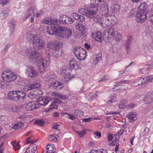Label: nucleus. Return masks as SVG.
I'll return each instance as SVG.
<instances>
[{
    "label": "nucleus",
    "instance_id": "nucleus-1",
    "mask_svg": "<svg viewBox=\"0 0 153 153\" xmlns=\"http://www.w3.org/2000/svg\"><path fill=\"white\" fill-rule=\"evenodd\" d=\"M39 56V53L38 51H32L29 55V60L30 62L33 63L38 62L39 70L41 73H44L46 68L49 65V59L48 58L42 59L38 62Z\"/></svg>",
    "mask_w": 153,
    "mask_h": 153
},
{
    "label": "nucleus",
    "instance_id": "nucleus-2",
    "mask_svg": "<svg viewBox=\"0 0 153 153\" xmlns=\"http://www.w3.org/2000/svg\"><path fill=\"white\" fill-rule=\"evenodd\" d=\"M148 13V6L146 3L140 4L138 9L136 20L139 22H143L147 17L146 14Z\"/></svg>",
    "mask_w": 153,
    "mask_h": 153
},
{
    "label": "nucleus",
    "instance_id": "nucleus-3",
    "mask_svg": "<svg viewBox=\"0 0 153 153\" xmlns=\"http://www.w3.org/2000/svg\"><path fill=\"white\" fill-rule=\"evenodd\" d=\"M60 47V43L56 42H50L48 43L47 47L45 48V53L47 55L51 56L55 49H58Z\"/></svg>",
    "mask_w": 153,
    "mask_h": 153
},
{
    "label": "nucleus",
    "instance_id": "nucleus-4",
    "mask_svg": "<svg viewBox=\"0 0 153 153\" xmlns=\"http://www.w3.org/2000/svg\"><path fill=\"white\" fill-rule=\"evenodd\" d=\"M74 52L75 56L79 60H84L86 59V52L82 47H76L74 49Z\"/></svg>",
    "mask_w": 153,
    "mask_h": 153
},
{
    "label": "nucleus",
    "instance_id": "nucleus-5",
    "mask_svg": "<svg viewBox=\"0 0 153 153\" xmlns=\"http://www.w3.org/2000/svg\"><path fill=\"white\" fill-rule=\"evenodd\" d=\"M17 76L14 73L10 71H4L2 74V77L4 81L11 82L16 79Z\"/></svg>",
    "mask_w": 153,
    "mask_h": 153
},
{
    "label": "nucleus",
    "instance_id": "nucleus-6",
    "mask_svg": "<svg viewBox=\"0 0 153 153\" xmlns=\"http://www.w3.org/2000/svg\"><path fill=\"white\" fill-rule=\"evenodd\" d=\"M58 36L65 38L66 39L69 38L72 34V31L69 28L59 27Z\"/></svg>",
    "mask_w": 153,
    "mask_h": 153
},
{
    "label": "nucleus",
    "instance_id": "nucleus-7",
    "mask_svg": "<svg viewBox=\"0 0 153 153\" xmlns=\"http://www.w3.org/2000/svg\"><path fill=\"white\" fill-rule=\"evenodd\" d=\"M33 47L36 50H41L45 48V42L42 39L36 37L33 42Z\"/></svg>",
    "mask_w": 153,
    "mask_h": 153
},
{
    "label": "nucleus",
    "instance_id": "nucleus-8",
    "mask_svg": "<svg viewBox=\"0 0 153 153\" xmlns=\"http://www.w3.org/2000/svg\"><path fill=\"white\" fill-rule=\"evenodd\" d=\"M25 73L28 77L35 78L38 74L37 71L32 66H28L25 69Z\"/></svg>",
    "mask_w": 153,
    "mask_h": 153
},
{
    "label": "nucleus",
    "instance_id": "nucleus-9",
    "mask_svg": "<svg viewBox=\"0 0 153 153\" xmlns=\"http://www.w3.org/2000/svg\"><path fill=\"white\" fill-rule=\"evenodd\" d=\"M55 26H48L47 27L46 30L48 33L50 35H55L58 36L59 27Z\"/></svg>",
    "mask_w": 153,
    "mask_h": 153
},
{
    "label": "nucleus",
    "instance_id": "nucleus-10",
    "mask_svg": "<svg viewBox=\"0 0 153 153\" xmlns=\"http://www.w3.org/2000/svg\"><path fill=\"white\" fill-rule=\"evenodd\" d=\"M36 9H34L33 8H30L27 9L26 11L24 17L25 19L31 18L30 20V22H33L34 21V16H35V14L34 12Z\"/></svg>",
    "mask_w": 153,
    "mask_h": 153
},
{
    "label": "nucleus",
    "instance_id": "nucleus-11",
    "mask_svg": "<svg viewBox=\"0 0 153 153\" xmlns=\"http://www.w3.org/2000/svg\"><path fill=\"white\" fill-rule=\"evenodd\" d=\"M42 94L43 91H42L37 89L30 92L27 96L30 99H35L40 97V96Z\"/></svg>",
    "mask_w": 153,
    "mask_h": 153
},
{
    "label": "nucleus",
    "instance_id": "nucleus-12",
    "mask_svg": "<svg viewBox=\"0 0 153 153\" xmlns=\"http://www.w3.org/2000/svg\"><path fill=\"white\" fill-rule=\"evenodd\" d=\"M49 88L53 89H59L63 88V85L62 83L60 82L53 81L49 84Z\"/></svg>",
    "mask_w": 153,
    "mask_h": 153
},
{
    "label": "nucleus",
    "instance_id": "nucleus-13",
    "mask_svg": "<svg viewBox=\"0 0 153 153\" xmlns=\"http://www.w3.org/2000/svg\"><path fill=\"white\" fill-rule=\"evenodd\" d=\"M60 17L61 23H62L63 24L68 25L72 24L74 21L71 17L65 15H62L60 16Z\"/></svg>",
    "mask_w": 153,
    "mask_h": 153
},
{
    "label": "nucleus",
    "instance_id": "nucleus-14",
    "mask_svg": "<svg viewBox=\"0 0 153 153\" xmlns=\"http://www.w3.org/2000/svg\"><path fill=\"white\" fill-rule=\"evenodd\" d=\"M143 101L144 103L149 105L153 102V94L152 91H150L145 96Z\"/></svg>",
    "mask_w": 153,
    "mask_h": 153
},
{
    "label": "nucleus",
    "instance_id": "nucleus-15",
    "mask_svg": "<svg viewBox=\"0 0 153 153\" xmlns=\"http://www.w3.org/2000/svg\"><path fill=\"white\" fill-rule=\"evenodd\" d=\"M105 19V25L107 26H109L115 23L116 18L114 16H109L106 17Z\"/></svg>",
    "mask_w": 153,
    "mask_h": 153
},
{
    "label": "nucleus",
    "instance_id": "nucleus-16",
    "mask_svg": "<svg viewBox=\"0 0 153 153\" xmlns=\"http://www.w3.org/2000/svg\"><path fill=\"white\" fill-rule=\"evenodd\" d=\"M53 98H51L49 97H40L38 100V103L41 105H46Z\"/></svg>",
    "mask_w": 153,
    "mask_h": 153
},
{
    "label": "nucleus",
    "instance_id": "nucleus-17",
    "mask_svg": "<svg viewBox=\"0 0 153 153\" xmlns=\"http://www.w3.org/2000/svg\"><path fill=\"white\" fill-rule=\"evenodd\" d=\"M69 65L71 68H75V69L77 70L79 69L80 66L78 62L74 59H71L69 61Z\"/></svg>",
    "mask_w": 153,
    "mask_h": 153
},
{
    "label": "nucleus",
    "instance_id": "nucleus-18",
    "mask_svg": "<svg viewBox=\"0 0 153 153\" xmlns=\"http://www.w3.org/2000/svg\"><path fill=\"white\" fill-rule=\"evenodd\" d=\"M16 101L22 100L25 96V93L22 91H17Z\"/></svg>",
    "mask_w": 153,
    "mask_h": 153
},
{
    "label": "nucleus",
    "instance_id": "nucleus-19",
    "mask_svg": "<svg viewBox=\"0 0 153 153\" xmlns=\"http://www.w3.org/2000/svg\"><path fill=\"white\" fill-rule=\"evenodd\" d=\"M105 31L109 39L114 37L116 32V30L114 29L110 28H108Z\"/></svg>",
    "mask_w": 153,
    "mask_h": 153
},
{
    "label": "nucleus",
    "instance_id": "nucleus-20",
    "mask_svg": "<svg viewBox=\"0 0 153 153\" xmlns=\"http://www.w3.org/2000/svg\"><path fill=\"white\" fill-rule=\"evenodd\" d=\"M92 37L98 42L100 41L102 39L101 33L100 31H97L92 33Z\"/></svg>",
    "mask_w": 153,
    "mask_h": 153
},
{
    "label": "nucleus",
    "instance_id": "nucleus-21",
    "mask_svg": "<svg viewBox=\"0 0 153 153\" xmlns=\"http://www.w3.org/2000/svg\"><path fill=\"white\" fill-rule=\"evenodd\" d=\"M39 107H37L35 105L34 103L33 102H30L28 103L25 108V109L26 110L30 111L33 109L37 108Z\"/></svg>",
    "mask_w": 153,
    "mask_h": 153
},
{
    "label": "nucleus",
    "instance_id": "nucleus-22",
    "mask_svg": "<svg viewBox=\"0 0 153 153\" xmlns=\"http://www.w3.org/2000/svg\"><path fill=\"white\" fill-rule=\"evenodd\" d=\"M96 15V12L95 10H91L88 8L86 16L88 17L94 18Z\"/></svg>",
    "mask_w": 153,
    "mask_h": 153
},
{
    "label": "nucleus",
    "instance_id": "nucleus-23",
    "mask_svg": "<svg viewBox=\"0 0 153 153\" xmlns=\"http://www.w3.org/2000/svg\"><path fill=\"white\" fill-rule=\"evenodd\" d=\"M17 91H11L8 93V98L12 100L16 101V97Z\"/></svg>",
    "mask_w": 153,
    "mask_h": 153
},
{
    "label": "nucleus",
    "instance_id": "nucleus-24",
    "mask_svg": "<svg viewBox=\"0 0 153 153\" xmlns=\"http://www.w3.org/2000/svg\"><path fill=\"white\" fill-rule=\"evenodd\" d=\"M153 79V75H151L150 76H146L144 77L143 79H140V81H141V83L142 84H144L146 82H152V80Z\"/></svg>",
    "mask_w": 153,
    "mask_h": 153
},
{
    "label": "nucleus",
    "instance_id": "nucleus-25",
    "mask_svg": "<svg viewBox=\"0 0 153 153\" xmlns=\"http://www.w3.org/2000/svg\"><path fill=\"white\" fill-rule=\"evenodd\" d=\"M8 14L7 10L6 8H3L0 13V18L1 19H4Z\"/></svg>",
    "mask_w": 153,
    "mask_h": 153
},
{
    "label": "nucleus",
    "instance_id": "nucleus-26",
    "mask_svg": "<svg viewBox=\"0 0 153 153\" xmlns=\"http://www.w3.org/2000/svg\"><path fill=\"white\" fill-rule=\"evenodd\" d=\"M73 16L74 19L80 22H83L85 20V18L83 16L79 15L77 13H74Z\"/></svg>",
    "mask_w": 153,
    "mask_h": 153
},
{
    "label": "nucleus",
    "instance_id": "nucleus-27",
    "mask_svg": "<svg viewBox=\"0 0 153 153\" xmlns=\"http://www.w3.org/2000/svg\"><path fill=\"white\" fill-rule=\"evenodd\" d=\"M127 117L129 119V122H132L136 120L137 119L136 115L133 113H130L128 114H127Z\"/></svg>",
    "mask_w": 153,
    "mask_h": 153
},
{
    "label": "nucleus",
    "instance_id": "nucleus-28",
    "mask_svg": "<svg viewBox=\"0 0 153 153\" xmlns=\"http://www.w3.org/2000/svg\"><path fill=\"white\" fill-rule=\"evenodd\" d=\"M56 76L53 74H51L48 75L46 77L45 79L49 84L50 83V82L53 81L56 79Z\"/></svg>",
    "mask_w": 153,
    "mask_h": 153
},
{
    "label": "nucleus",
    "instance_id": "nucleus-29",
    "mask_svg": "<svg viewBox=\"0 0 153 153\" xmlns=\"http://www.w3.org/2000/svg\"><path fill=\"white\" fill-rule=\"evenodd\" d=\"M53 98V99H52L51 100H53L54 101V102L51 105L49 108L46 111L47 112L50 111L53 109L56 108H57V105L56 104V103L55 102L56 99L55 98Z\"/></svg>",
    "mask_w": 153,
    "mask_h": 153
},
{
    "label": "nucleus",
    "instance_id": "nucleus-30",
    "mask_svg": "<svg viewBox=\"0 0 153 153\" xmlns=\"http://www.w3.org/2000/svg\"><path fill=\"white\" fill-rule=\"evenodd\" d=\"M46 148L47 149L46 151L55 152L54 150H55V147L53 144H48L46 146Z\"/></svg>",
    "mask_w": 153,
    "mask_h": 153
},
{
    "label": "nucleus",
    "instance_id": "nucleus-31",
    "mask_svg": "<svg viewBox=\"0 0 153 153\" xmlns=\"http://www.w3.org/2000/svg\"><path fill=\"white\" fill-rule=\"evenodd\" d=\"M77 29H78L82 33H84L85 32V27L82 24L79 23L76 26Z\"/></svg>",
    "mask_w": 153,
    "mask_h": 153
},
{
    "label": "nucleus",
    "instance_id": "nucleus-32",
    "mask_svg": "<svg viewBox=\"0 0 153 153\" xmlns=\"http://www.w3.org/2000/svg\"><path fill=\"white\" fill-rule=\"evenodd\" d=\"M22 107L21 105H15L12 106L10 107V109L13 111L18 112L20 110Z\"/></svg>",
    "mask_w": 153,
    "mask_h": 153
},
{
    "label": "nucleus",
    "instance_id": "nucleus-33",
    "mask_svg": "<svg viewBox=\"0 0 153 153\" xmlns=\"http://www.w3.org/2000/svg\"><path fill=\"white\" fill-rule=\"evenodd\" d=\"M59 47L57 49H55L52 55L56 57H58L61 56L62 54V52L59 50Z\"/></svg>",
    "mask_w": 153,
    "mask_h": 153
},
{
    "label": "nucleus",
    "instance_id": "nucleus-34",
    "mask_svg": "<svg viewBox=\"0 0 153 153\" xmlns=\"http://www.w3.org/2000/svg\"><path fill=\"white\" fill-rule=\"evenodd\" d=\"M36 37L37 36L33 34H28L27 36V40L29 42H33Z\"/></svg>",
    "mask_w": 153,
    "mask_h": 153
},
{
    "label": "nucleus",
    "instance_id": "nucleus-35",
    "mask_svg": "<svg viewBox=\"0 0 153 153\" xmlns=\"http://www.w3.org/2000/svg\"><path fill=\"white\" fill-rule=\"evenodd\" d=\"M51 25H59L61 24L60 19L58 20L56 18H51Z\"/></svg>",
    "mask_w": 153,
    "mask_h": 153
},
{
    "label": "nucleus",
    "instance_id": "nucleus-36",
    "mask_svg": "<svg viewBox=\"0 0 153 153\" xmlns=\"http://www.w3.org/2000/svg\"><path fill=\"white\" fill-rule=\"evenodd\" d=\"M74 114L76 116H81L83 115L84 112L81 109H76L74 110Z\"/></svg>",
    "mask_w": 153,
    "mask_h": 153
},
{
    "label": "nucleus",
    "instance_id": "nucleus-37",
    "mask_svg": "<svg viewBox=\"0 0 153 153\" xmlns=\"http://www.w3.org/2000/svg\"><path fill=\"white\" fill-rule=\"evenodd\" d=\"M127 101L126 100H122L119 104V107L120 108H123L127 105Z\"/></svg>",
    "mask_w": 153,
    "mask_h": 153
},
{
    "label": "nucleus",
    "instance_id": "nucleus-38",
    "mask_svg": "<svg viewBox=\"0 0 153 153\" xmlns=\"http://www.w3.org/2000/svg\"><path fill=\"white\" fill-rule=\"evenodd\" d=\"M11 144L16 151L18 150L20 147V146L18 142L16 141H15L11 143Z\"/></svg>",
    "mask_w": 153,
    "mask_h": 153
},
{
    "label": "nucleus",
    "instance_id": "nucleus-39",
    "mask_svg": "<svg viewBox=\"0 0 153 153\" xmlns=\"http://www.w3.org/2000/svg\"><path fill=\"white\" fill-rule=\"evenodd\" d=\"M94 18V22L96 23H98L100 24H101L103 20V19L102 17L99 16H97L96 18L95 17Z\"/></svg>",
    "mask_w": 153,
    "mask_h": 153
},
{
    "label": "nucleus",
    "instance_id": "nucleus-40",
    "mask_svg": "<svg viewBox=\"0 0 153 153\" xmlns=\"http://www.w3.org/2000/svg\"><path fill=\"white\" fill-rule=\"evenodd\" d=\"M149 69V67L147 65H146L144 67L140 70V72L142 74H146L148 73V70Z\"/></svg>",
    "mask_w": 153,
    "mask_h": 153
},
{
    "label": "nucleus",
    "instance_id": "nucleus-41",
    "mask_svg": "<svg viewBox=\"0 0 153 153\" xmlns=\"http://www.w3.org/2000/svg\"><path fill=\"white\" fill-rule=\"evenodd\" d=\"M44 121L43 120L39 119L36 120L34 122V124L41 126L44 125Z\"/></svg>",
    "mask_w": 153,
    "mask_h": 153
},
{
    "label": "nucleus",
    "instance_id": "nucleus-42",
    "mask_svg": "<svg viewBox=\"0 0 153 153\" xmlns=\"http://www.w3.org/2000/svg\"><path fill=\"white\" fill-rule=\"evenodd\" d=\"M66 70L65 75L66 76H71V73L72 69L69 68V67H66Z\"/></svg>",
    "mask_w": 153,
    "mask_h": 153
},
{
    "label": "nucleus",
    "instance_id": "nucleus-43",
    "mask_svg": "<svg viewBox=\"0 0 153 153\" xmlns=\"http://www.w3.org/2000/svg\"><path fill=\"white\" fill-rule=\"evenodd\" d=\"M31 85L32 87V89L39 88H40L41 86L40 84L38 82H36L34 83L31 84Z\"/></svg>",
    "mask_w": 153,
    "mask_h": 153
},
{
    "label": "nucleus",
    "instance_id": "nucleus-44",
    "mask_svg": "<svg viewBox=\"0 0 153 153\" xmlns=\"http://www.w3.org/2000/svg\"><path fill=\"white\" fill-rule=\"evenodd\" d=\"M88 9L86 7L82 8L79 10V12L80 14L86 16Z\"/></svg>",
    "mask_w": 153,
    "mask_h": 153
},
{
    "label": "nucleus",
    "instance_id": "nucleus-45",
    "mask_svg": "<svg viewBox=\"0 0 153 153\" xmlns=\"http://www.w3.org/2000/svg\"><path fill=\"white\" fill-rule=\"evenodd\" d=\"M112 6L113 7L112 10L114 12H116L119 10L120 7L119 5L114 4Z\"/></svg>",
    "mask_w": 153,
    "mask_h": 153
},
{
    "label": "nucleus",
    "instance_id": "nucleus-46",
    "mask_svg": "<svg viewBox=\"0 0 153 153\" xmlns=\"http://www.w3.org/2000/svg\"><path fill=\"white\" fill-rule=\"evenodd\" d=\"M51 18L47 17L42 20V21L44 24L51 25Z\"/></svg>",
    "mask_w": 153,
    "mask_h": 153
},
{
    "label": "nucleus",
    "instance_id": "nucleus-47",
    "mask_svg": "<svg viewBox=\"0 0 153 153\" xmlns=\"http://www.w3.org/2000/svg\"><path fill=\"white\" fill-rule=\"evenodd\" d=\"M10 29H14V27L15 25L16 22L14 19H12V21L9 23Z\"/></svg>",
    "mask_w": 153,
    "mask_h": 153
},
{
    "label": "nucleus",
    "instance_id": "nucleus-48",
    "mask_svg": "<svg viewBox=\"0 0 153 153\" xmlns=\"http://www.w3.org/2000/svg\"><path fill=\"white\" fill-rule=\"evenodd\" d=\"M73 77H71L70 76L67 77L64 76L63 78H62V79L61 81L62 82H65L66 83H67L68 81H69L70 79L73 78Z\"/></svg>",
    "mask_w": 153,
    "mask_h": 153
},
{
    "label": "nucleus",
    "instance_id": "nucleus-49",
    "mask_svg": "<svg viewBox=\"0 0 153 153\" xmlns=\"http://www.w3.org/2000/svg\"><path fill=\"white\" fill-rule=\"evenodd\" d=\"M132 38L131 36L128 37L127 42L126 43V47L127 49L129 48L130 45L131 43Z\"/></svg>",
    "mask_w": 153,
    "mask_h": 153
},
{
    "label": "nucleus",
    "instance_id": "nucleus-50",
    "mask_svg": "<svg viewBox=\"0 0 153 153\" xmlns=\"http://www.w3.org/2000/svg\"><path fill=\"white\" fill-rule=\"evenodd\" d=\"M23 89L25 91H27L32 89L31 84H28L25 85L24 88Z\"/></svg>",
    "mask_w": 153,
    "mask_h": 153
},
{
    "label": "nucleus",
    "instance_id": "nucleus-51",
    "mask_svg": "<svg viewBox=\"0 0 153 153\" xmlns=\"http://www.w3.org/2000/svg\"><path fill=\"white\" fill-rule=\"evenodd\" d=\"M35 151L32 147H28L25 153H35Z\"/></svg>",
    "mask_w": 153,
    "mask_h": 153
},
{
    "label": "nucleus",
    "instance_id": "nucleus-52",
    "mask_svg": "<svg viewBox=\"0 0 153 153\" xmlns=\"http://www.w3.org/2000/svg\"><path fill=\"white\" fill-rule=\"evenodd\" d=\"M66 69V67H64L60 68V69L58 70V72L59 73L65 74V73Z\"/></svg>",
    "mask_w": 153,
    "mask_h": 153
},
{
    "label": "nucleus",
    "instance_id": "nucleus-53",
    "mask_svg": "<svg viewBox=\"0 0 153 153\" xmlns=\"http://www.w3.org/2000/svg\"><path fill=\"white\" fill-rule=\"evenodd\" d=\"M31 139V137H30L26 139V142L25 143L26 144L30 143H36L37 141V140H30Z\"/></svg>",
    "mask_w": 153,
    "mask_h": 153
},
{
    "label": "nucleus",
    "instance_id": "nucleus-54",
    "mask_svg": "<svg viewBox=\"0 0 153 153\" xmlns=\"http://www.w3.org/2000/svg\"><path fill=\"white\" fill-rule=\"evenodd\" d=\"M56 134L49 135V136L48 140L50 141H53L54 140H56Z\"/></svg>",
    "mask_w": 153,
    "mask_h": 153
},
{
    "label": "nucleus",
    "instance_id": "nucleus-55",
    "mask_svg": "<svg viewBox=\"0 0 153 153\" xmlns=\"http://www.w3.org/2000/svg\"><path fill=\"white\" fill-rule=\"evenodd\" d=\"M64 115L67 114L68 115V118L69 119L71 120H74L76 119V118L73 115H72L68 114H67L66 113H64Z\"/></svg>",
    "mask_w": 153,
    "mask_h": 153
},
{
    "label": "nucleus",
    "instance_id": "nucleus-56",
    "mask_svg": "<svg viewBox=\"0 0 153 153\" xmlns=\"http://www.w3.org/2000/svg\"><path fill=\"white\" fill-rule=\"evenodd\" d=\"M77 133L79 134L81 137H82L85 134L86 131H82L80 132L77 131Z\"/></svg>",
    "mask_w": 153,
    "mask_h": 153
},
{
    "label": "nucleus",
    "instance_id": "nucleus-57",
    "mask_svg": "<svg viewBox=\"0 0 153 153\" xmlns=\"http://www.w3.org/2000/svg\"><path fill=\"white\" fill-rule=\"evenodd\" d=\"M142 79V80H143V79L141 78H140L138 80H137L136 81V82H135V86H139L141 84H142L140 83H141V81H140V79Z\"/></svg>",
    "mask_w": 153,
    "mask_h": 153
},
{
    "label": "nucleus",
    "instance_id": "nucleus-58",
    "mask_svg": "<svg viewBox=\"0 0 153 153\" xmlns=\"http://www.w3.org/2000/svg\"><path fill=\"white\" fill-rule=\"evenodd\" d=\"M30 143L31 144L30 145V147H32L33 148V149L36 151L37 149V146L36 144H35L34 143Z\"/></svg>",
    "mask_w": 153,
    "mask_h": 153
},
{
    "label": "nucleus",
    "instance_id": "nucleus-59",
    "mask_svg": "<svg viewBox=\"0 0 153 153\" xmlns=\"http://www.w3.org/2000/svg\"><path fill=\"white\" fill-rule=\"evenodd\" d=\"M93 118L91 117H89L88 118H86L85 119H82V122H89L91 121V119Z\"/></svg>",
    "mask_w": 153,
    "mask_h": 153
},
{
    "label": "nucleus",
    "instance_id": "nucleus-60",
    "mask_svg": "<svg viewBox=\"0 0 153 153\" xmlns=\"http://www.w3.org/2000/svg\"><path fill=\"white\" fill-rule=\"evenodd\" d=\"M59 97L62 100H65L67 99L68 98V97L67 96L63 95L62 94H59Z\"/></svg>",
    "mask_w": 153,
    "mask_h": 153
},
{
    "label": "nucleus",
    "instance_id": "nucleus-61",
    "mask_svg": "<svg viewBox=\"0 0 153 153\" xmlns=\"http://www.w3.org/2000/svg\"><path fill=\"white\" fill-rule=\"evenodd\" d=\"M136 106V105L134 103H131L130 104L127 105L128 108L129 109H131L134 108Z\"/></svg>",
    "mask_w": 153,
    "mask_h": 153
},
{
    "label": "nucleus",
    "instance_id": "nucleus-62",
    "mask_svg": "<svg viewBox=\"0 0 153 153\" xmlns=\"http://www.w3.org/2000/svg\"><path fill=\"white\" fill-rule=\"evenodd\" d=\"M10 0H0L1 3L2 4H6L8 2H9Z\"/></svg>",
    "mask_w": 153,
    "mask_h": 153
},
{
    "label": "nucleus",
    "instance_id": "nucleus-63",
    "mask_svg": "<svg viewBox=\"0 0 153 153\" xmlns=\"http://www.w3.org/2000/svg\"><path fill=\"white\" fill-rule=\"evenodd\" d=\"M146 65H147L148 67H149V69H152L153 68V62H150L149 64Z\"/></svg>",
    "mask_w": 153,
    "mask_h": 153
},
{
    "label": "nucleus",
    "instance_id": "nucleus-64",
    "mask_svg": "<svg viewBox=\"0 0 153 153\" xmlns=\"http://www.w3.org/2000/svg\"><path fill=\"white\" fill-rule=\"evenodd\" d=\"M100 152L97 150H91L89 153H100Z\"/></svg>",
    "mask_w": 153,
    "mask_h": 153
}]
</instances>
